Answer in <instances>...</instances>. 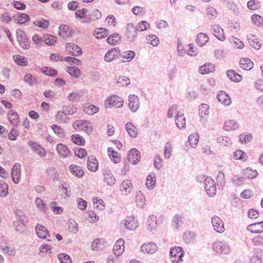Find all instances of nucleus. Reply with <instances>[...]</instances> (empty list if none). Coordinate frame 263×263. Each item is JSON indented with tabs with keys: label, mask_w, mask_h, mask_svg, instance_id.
Wrapping results in <instances>:
<instances>
[{
	"label": "nucleus",
	"mask_w": 263,
	"mask_h": 263,
	"mask_svg": "<svg viewBox=\"0 0 263 263\" xmlns=\"http://www.w3.org/2000/svg\"><path fill=\"white\" fill-rule=\"evenodd\" d=\"M170 260L172 263H182L184 252L180 247L175 246L170 249Z\"/></svg>",
	"instance_id": "obj_1"
},
{
	"label": "nucleus",
	"mask_w": 263,
	"mask_h": 263,
	"mask_svg": "<svg viewBox=\"0 0 263 263\" xmlns=\"http://www.w3.org/2000/svg\"><path fill=\"white\" fill-rule=\"evenodd\" d=\"M200 178L204 180V189L210 197H214L216 194V186L214 180L210 177L201 176Z\"/></svg>",
	"instance_id": "obj_2"
},
{
	"label": "nucleus",
	"mask_w": 263,
	"mask_h": 263,
	"mask_svg": "<svg viewBox=\"0 0 263 263\" xmlns=\"http://www.w3.org/2000/svg\"><path fill=\"white\" fill-rule=\"evenodd\" d=\"M72 127L76 130H82L90 135L92 130V125L91 122L84 120H78L74 122Z\"/></svg>",
	"instance_id": "obj_3"
},
{
	"label": "nucleus",
	"mask_w": 263,
	"mask_h": 263,
	"mask_svg": "<svg viewBox=\"0 0 263 263\" xmlns=\"http://www.w3.org/2000/svg\"><path fill=\"white\" fill-rule=\"evenodd\" d=\"M123 100L120 97L112 95L106 99L104 105L106 108H121L123 105Z\"/></svg>",
	"instance_id": "obj_4"
},
{
	"label": "nucleus",
	"mask_w": 263,
	"mask_h": 263,
	"mask_svg": "<svg viewBox=\"0 0 263 263\" xmlns=\"http://www.w3.org/2000/svg\"><path fill=\"white\" fill-rule=\"evenodd\" d=\"M213 250L219 254L229 253L230 251V248L229 245L223 241H216L213 245Z\"/></svg>",
	"instance_id": "obj_5"
},
{
	"label": "nucleus",
	"mask_w": 263,
	"mask_h": 263,
	"mask_svg": "<svg viewBox=\"0 0 263 263\" xmlns=\"http://www.w3.org/2000/svg\"><path fill=\"white\" fill-rule=\"evenodd\" d=\"M211 222L214 230L219 233H222L225 231L223 221L218 216H214L211 218Z\"/></svg>",
	"instance_id": "obj_6"
},
{
	"label": "nucleus",
	"mask_w": 263,
	"mask_h": 263,
	"mask_svg": "<svg viewBox=\"0 0 263 263\" xmlns=\"http://www.w3.org/2000/svg\"><path fill=\"white\" fill-rule=\"evenodd\" d=\"M137 30L135 26L131 23L127 24L126 29V37L130 42H134L137 36Z\"/></svg>",
	"instance_id": "obj_7"
},
{
	"label": "nucleus",
	"mask_w": 263,
	"mask_h": 263,
	"mask_svg": "<svg viewBox=\"0 0 263 263\" xmlns=\"http://www.w3.org/2000/svg\"><path fill=\"white\" fill-rule=\"evenodd\" d=\"M141 159L140 153L136 148H132L128 152L127 160L133 164L136 165L139 163Z\"/></svg>",
	"instance_id": "obj_8"
},
{
	"label": "nucleus",
	"mask_w": 263,
	"mask_h": 263,
	"mask_svg": "<svg viewBox=\"0 0 263 263\" xmlns=\"http://www.w3.org/2000/svg\"><path fill=\"white\" fill-rule=\"evenodd\" d=\"M121 223L123 224L126 229L135 230L138 227V222L134 216H129L123 220Z\"/></svg>",
	"instance_id": "obj_9"
},
{
	"label": "nucleus",
	"mask_w": 263,
	"mask_h": 263,
	"mask_svg": "<svg viewBox=\"0 0 263 263\" xmlns=\"http://www.w3.org/2000/svg\"><path fill=\"white\" fill-rule=\"evenodd\" d=\"M35 231L37 236L41 239H46L50 241V236L47 229L41 224H37L35 227Z\"/></svg>",
	"instance_id": "obj_10"
},
{
	"label": "nucleus",
	"mask_w": 263,
	"mask_h": 263,
	"mask_svg": "<svg viewBox=\"0 0 263 263\" xmlns=\"http://www.w3.org/2000/svg\"><path fill=\"white\" fill-rule=\"evenodd\" d=\"M128 106L132 112L137 111L140 107L139 98L135 95H130L128 97Z\"/></svg>",
	"instance_id": "obj_11"
},
{
	"label": "nucleus",
	"mask_w": 263,
	"mask_h": 263,
	"mask_svg": "<svg viewBox=\"0 0 263 263\" xmlns=\"http://www.w3.org/2000/svg\"><path fill=\"white\" fill-rule=\"evenodd\" d=\"M17 42H19V44L22 48L24 49L29 48L28 39L26 37L25 32L21 30H17Z\"/></svg>",
	"instance_id": "obj_12"
},
{
	"label": "nucleus",
	"mask_w": 263,
	"mask_h": 263,
	"mask_svg": "<svg viewBox=\"0 0 263 263\" xmlns=\"http://www.w3.org/2000/svg\"><path fill=\"white\" fill-rule=\"evenodd\" d=\"M103 180L108 185L111 186L116 183V178L110 170L104 169L103 170Z\"/></svg>",
	"instance_id": "obj_13"
},
{
	"label": "nucleus",
	"mask_w": 263,
	"mask_h": 263,
	"mask_svg": "<svg viewBox=\"0 0 263 263\" xmlns=\"http://www.w3.org/2000/svg\"><path fill=\"white\" fill-rule=\"evenodd\" d=\"M28 145L30 146L31 149L37 154L40 157H43L46 155V150L37 143L32 141L28 142Z\"/></svg>",
	"instance_id": "obj_14"
},
{
	"label": "nucleus",
	"mask_w": 263,
	"mask_h": 263,
	"mask_svg": "<svg viewBox=\"0 0 263 263\" xmlns=\"http://www.w3.org/2000/svg\"><path fill=\"white\" fill-rule=\"evenodd\" d=\"M99 164L94 156H89L87 158V167L92 172H96L98 170Z\"/></svg>",
	"instance_id": "obj_15"
},
{
	"label": "nucleus",
	"mask_w": 263,
	"mask_h": 263,
	"mask_svg": "<svg viewBox=\"0 0 263 263\" xmlns=\"http://www.w3.org/2000/svg\"><path fill=\"white\" fill-rule=\"evenodd\" d=\"M211 31L213 35L219 40L223 41L226 39L223 30L218 25H214L212 26Z\"/></svg>",
	"instance_id": "obj_16"
},
{
	"label": "nucleus",
	"mask_w": 263,
	"mask_h": 263,
	"mask_svg": "<svg viewBox=\"0 0 263 263\" xmlns=\"http://www.w3.org/2000/svg\"><path fill=\"white\" fill-rule=\"evenodd\" d=\"M106 247V241L103 238H97L91 243V249L95 251L102 250Z\"/></svg>",
	"instance_id": "obj_17"
},
{
	"label": "nucleus",
	"mask_w": 263,
	"mask_h": 263,
	"mask_svg": "<svg viewBox=\"0 0 263 263\" xmlns=\"http://www.w3.org/2000/svg\"><path fill=\"white\" fill-rule=\"evenodd\" d=\"M217 99L220 103L226 106L229 105L231 103V100L230 96L223 91L218 92Z\"/></svg>",
	"instance_id": "obj_18"
},
{
	"label": "nucleus",
	"mask_w": 263,
	"mask_h": 263,
	"mask_svg": "<svg viewBox=\"0 0 263 263\" xmlns=\"http://www.w3.org/2000/svg\"><path fill=\"white\" fill-rule=\"evenodd\" d=\"M66 50L68 53L74 56H79L82 53L81 48L74 43H68L66 45Z\"/></svg>",
	"instance_id": "obj_19"
},
{
	"label": "nucleus",
	"mask_w": 263,
	"mask_h": 263,
	"mask_svg": "<svg viewBox=\"0 0 263 263\" xmlns=\"http://www.w3.org/2000/svg\"><path fill=\"white\" fill-rule=\"evenodd\" d=\"M124 240L120 238L118 239L114 246L113 251L116 256H120L124 251Z\"/></svg>",
	"instance_id": "obj_20"
},
{
	"label": "nucleus",
	"mask_w": 263,
	"mask_h": 263,
	"mask_svg": "<svg viewBox=\"0 0 263 263\" xmlns=\"http://www.w3.org/2000/svg\"><path fill=\"white\" fill-rule=\"evenodd\" d=\"M247 230L252 233H261L263 232V221L249 224Z\"/></svg>",
	"instance_id": "obj_21"
},
{
	"label": "nucleus",
	"mask_w": 263,
	"mask_h": 263,
	"mask_svg": "<svg viewBox=\"0 0 263 263\" xmlns=\"http://www.w3.org/2000/svg\"><path fill=\"white\" fill-rule=\"evenodd\" d=\"M120 53L118 48H114L109 50L104 56V60L107 62H111Z\"/></svg>",
	"instance_id": "obj_22"
},
{
	"label": "nucleus",
	"mask_w": 263,
	"mask_h": 263,
	"mask_svg": "<svg viewBox=\"0 0 263 263\" xmlns=\"http://www.w3.org/2000/svg\"><path fill=\"white\" fill-rule=\"evenodd\" d=\"M87 12V9L85 8L79 9L75 12V16L76 18H79L81 19L84 18L85 20L83 21L84 23H89L91 22V18L89 14H86Z\"/></svg>",
	"instance_id": "obj_23"
},
{
	"label": "nucleus",
	"mask_w": 263,
	"mask_h": 263,
	"mask_svg": "<svg viewBox=\"0 0 263 263\" xmlns=\"http://www.w3.org/2000/svg\"><path fill=\"white\" fill-rule=\"evenodd\" d=\"M56 150L59 156L62 158L68 157L70 154V151L67 147L62 143H59L57 145Z\"/></svg>",
	"instance_id": "obj_24"
},
{
	"label": "nucleus",
	"mask_w": 263,
	"mask_h": 263,
	"mask_svg": "<svg viewBox=\"0 0 263 263\" xmlns=\"http://www.w3.org/2000/svg\"><path fill=\"white\" fill-rule=\"evenodd\" d=\"M133 189V184L131 180H126L123 181L120 186V190L122 194L127 195L130 193Z\"/></svg>",
	"instance_id": "obj_25"
},
{
	"label": "nucleus",
	"mask_w": 263,
	"mask_h": 263,
	"mask_svg": "<svg viewBox=\"0 0 263 263\" xmlns=\"http://www.w3.org/2000/svg\"><path fill=\"white\" fill-rule=\"evenodd\" d=\"M141 249L143 253L152 254L156 251L157 247L155 243L150 242L142 245Z\"/></svg>",
	"instance_id": "obj_26"
},
{
	"label": "nucleus",
	"mask_w": 263,
	"mask_h": 263,
	"mask_svg": "<svg viewBox=\"0 0 263 263\" xmlns=\"http://www.w3.org/2000/svg\"><path fill=\"white\" fill-rule=\"evenodd\" d=\"M239 128L238 123L234 120H228L224 123L223 129L226 131L236 130Z\"/></svg>",
	"instance_id": "obj_27"
},
{
	"label": "nucleus",
	"mask_w": 263,
	"mask_h": 263,
	"mask_svg": "<svg viewBox=\"0 0 263 263\" xmlns=\"http://www.w3.org/2000/svg\"><path fill=\"white\" fill-rule=\"evenodd\" d=\"M156 185L155 175L154 173H151L146 177L145 185L148 190H152L156 186Z\"/></svg>",
	"instance_id": "obj_28"
},
{
	"label": "nucleus",
	"mask_w": 263,
	"mask_h": 263,
	"mask_svg": "<svg viewBox=\"0 0 263 263\" xmlns=\"http://www.w3.org/2000/svg\"><path fill=\"white\" fill-rule=\"evenodd\" d=\"M59 35L63 38L71 37L72 35V31L67 25H61L59 27Z\"/></svg>",
	"instance_id": "obj_29"
},
{
	"label": "nucleus",
	"mask_w": 263,
	"mask_h": 263,
	"mask_svg": "<svg viewBox=\"0 0 263 263\" xmlns=\"http://www.w3.org/2000/svg\"><path fill=\"white\" fill-rule=\"evenodd\" d=\"M199 71L202 74H209L215 71V66L211 63H206L199 67Z\"/></svg>",
	"instance_id": "obj_30"
},
{
	"label": "nucleus",
	"mask_w": 263,
	"mask_h": 263,
	"mask_svg": "<svg viewBox=\"0 0 263 263\" xmlns=\"http://www.w3.org/2000/svg\"><path fill=\"white\" fill-rule=\"evenodd\" d=\"M147 224L149 231H155L157 227L156 216L154 215H149L147 218Z\"/></svg>",
	"instance_id": "obj_31"
},
{
	"label": "nucleus",
	"mask_w": 263,
	"mask_h": 263,
	"mask_svg": "<svg viewBox=\"0 0 263 263\" xmlns=\"http://www.w3.org/2000/svg\"><path fill=\"white\" fill-rule=\"evenodd\" d=\"M248 37L249 43L253 48L257 50L260 49L261 44L258 37L253 34H250Z\"/></svg>",
	"instance_id": "obj_32"
},
{
	"label": "nucleus",
	"mask_w": 263,
	"mask_h": 263,
	"mask_svg": "<svg viewBox=\"0 0 263 263\" xmlns=\"http://www.w3.org/2000/svg\"><path fill=\"white\" fill-rule=\"evenodd\" d=\"M109 34L108 31L104 28H96L93 35L97 39H102L106 37Z\"/></svg>",
	"instance_id": "obj_33"
},
{
	"label": "nucleus",
	"mask_w": 263,
	"mask_h": 263,
	"mask_svg": "<svg viewBox=\"0 0 263 263\" xmlns=\"http://www.w3.org/2000/svg\"><path fill=\"white\" fill-rule=\"evenodd\" d=\"M69 167V171L72 175L77 177L80 178L84 175V172L80 166L75 164H71Z\"/></svg>",
	"instance_id": "obj_34"
},
{
	"label": "nucleus",
	"mask_w": 263,
	"mask_h": 263,
	"mask_svg": "<svg viewBox=\"0 0 263 263\" xmlns=\"http://www.w3.org/2000/svg\"><path fill=\"white\" fill-rule=\"evenodd\" d=\"M240 66L246 70H250L253 67V63L248 58H243L240 60Z\"/></svg>",
	"instance_id": "obj_35"
},
{
	"label": "nucleus",
	"mask_w": 263,
	"mask_h": 263,
	"mask_svg": "<svg viewBox=\"0 0 263 263\" xmlns=\"http://www.w3.org/2000/svg\"><path fill=\"white\" fill-rule=\"evenodd\" d=\"M227 76L231 81L236 82H239L242 80L241 75L237 73L234 70H229L227 72Z\"/></svg>",
	"instance_id": "obj_36"
},
{
	"label": "nucleus",
	"mask_w": 263,
	"mask_h": 263,
	"mask_svg": "<svg viewBox=\"0 0 263 263\" xmlns=\"http://www.w3.org/2000/svg\"><path fill=\"white\" fill-rule=\"evenodd\" d=\"M28 222L27 215L23 212L17 213V226L25 227Z\"/></svg>",
	"instance_id": "obj_37"
},
{
	"label": "nucleus",
	"mask_w": 263,
	"mask_h": 263,
	"mask_svg": "<svg viewBox=\"0 0 263 263\" xmlns=\"http://www.w3.org/2000/svg\"><path fill=\"white\" fill-rule=\"evenodd\" d=\"M125 128L129 135L132 138H136L138 134L137 128L131 122H128L125 124Z\"/></svg>",
	"instance_id": "obj_38"
},
{
	"label": "nucleus",
	"mask_w": 263,
	"mask_h": 263,
	"mask_svg": "<svg viewBox=\"0 0 263 263\" xmlns=\"http://www.w3.org/2000/svg\"><path fill=\"white\" fill-rule=\"evenodd\" d=\"M119 54L120 56L122 59L125 60L123 61L124 62L131 61L136 55L135 52L132 50L125 51L122 52H120Z\"/></svg>",
	"instance_id": "obj_39"
},
{
	"label": "nucleus",
	"mask_w": 263,
	"mask_h": 263,
	"mask_svg": "<svg viewBox=\"0 0 263 263\" xmlns=\"http://www.w3.org/2000/svg\"><path fill=\"white\" fill-rule=\"evenodd\" d=\"M107 151L108 156L112 162L118 163L120 161V158L118 156V153L112 147H109Z\"/></svg>",
	"instance_id": "obj_40"
},
{
	"label": "nucleus",
	"mask_w": 263,
	"mask_h": 263,
	"mask_svg": "<svg viewBox=\"0 0 263 263\" xmlns=\"http://www.w3.org/2000/svg\"><path fill=\"white\" fill-rule=\"evenodd\" d=\"M84 111L88 115H92L99 110V108L91 104H88L84 107Z\"/></svg>",
	"instance_id": "obj_41"
},
{
	"label": "nucleus",
	"mask_w": 263,
	"mask_h": 263,
	"mask_svg": "<svg viewBox=\"0 0 263 263\" xmlns=\"http://www.w3.org/2000/svg\"><path fill=\"white\" fill-rule=\"evenodd\" d=\"M176 124L177 127L180 129L185 127V118L183 115H179L178 113L176 115Z\"/></svg>",
	"instance_id": "obj_42"
},
{
	"label": "nucleus",
	"mask_w": 263,
	"mask_h": 263,
	"mask_svg": "<svg viewBox=\"0 0 263 263\" xmlns=\"http://www.w3.org/2000/svg\"><path fill=\"white\" fill-rule=\"evenodd\" d=\"M136 204L138 207L142 208L146 204V199L141 192H138L136 195Z\"/></svg>",
	"instance_id": "obj_43"
},
{
	"label": "nucleus",
	"mask_w": 263,
	"mask_h": 263,
	"mask_svg": "<svg viewBox=\"0 0 263 263\" xmlns=\"http://www.w3.org/2000/svg\"><path fill=\"white\" fill-rule=\"evenodd\" d=\"M121 40V35L118 33H114L109 36L106 42L110 45H115L118 44Z\"/></svg>",
	"instance_id": "obj_44"
},
{
	"label": "nucleus",
	"mask_w": 263,
	"mask_h": 263,
	"mask_svg": "<svg viewBox=\"0 0 263 263\" xmlns=\"http://www.w3.org/2000/svg\"><path fill=\"white\" fill-rule=\"evenodd\" d=\"M208 41L209 37L206 34L199 33L197 34L196 42L200 46H204Z\"/></svg>",
	"instance_id": "obj_45"
},
{
	"label": "nucleus",
	"mask_w": 263,
	"mask_h": 263,
	"mask_svg": "<svg viewBox=\"0 0 263 263\" xmlns=\"http://www.w3.org/2000/svg\"><path fill=\"white\" fill-rule=\"evenodd\" d=\"M71 140L78 145H84L85 143V139L79 134H74L71 137Z\"/></svg>",
	"instance_id": "obj_46"
},
{
	"label": "nucleus",
	"mask_w": 263,
	"mask_h": 263,
	"mask_svg": "<svg viewBox=\"0 0 263 263\" xmlns=\"http://www.w3.org/2000/svg\"><path fill=\"white\" fill-rule=\"evenodd\" d=\"M198 141L199 137L196 133L191 134L189 136L188 141L190 143L191 146L193 148H195L196 147Z\"/></svg>",
	"instance_id": "obj_47"
},
{
	"label": "nucleus",
	"mask_w": 263,
	"mask_h": 263,
	"mask_svg": "<svg viewBox=\"0 0 263 263\" xmlns=\"http://www.w3.org/2000/svg\"><path fill=\"white\" fill-rule=\"evenodd\" d=\"M233 157L236 160L246 161L248 158L247 155L241 150L237 149L233 154Z\"/></svg>",
	"instance_id": "obj_48"
},
{
	"label": "nucleus",
	"mask_w": 263,
	"mask_h": 263,
	"mask_svg": "<svg viewBox=\"0 0 263 263\" xmlns=\"http://www.w3.org/2000/svg\"><path fill=\"white\" fill-rule=\"evenodd\" d=\"M217 141L221 145L230 146L232 144L231 140L228 136H220L217 139Z\"/></svg>",
	"instance_id": "obj_49"
},
{
	"label": "nucleus",
	"mask_w": 263,
	"mask_h": 263,
	"mask_svg": "<svg viewBox=\"0 0 263 263\" xmlns=\"http://www.w3.org/2000/svg\"><path fill=\"white\" fill-rule=\"evenodd\" d=\"M195 234L192 232H186L184 233L183 238L184 242L186 243H190L193 242L195 238Z\"/></svg>",
	"instance_id": "obj_50"
},
{
	"label": "nucleus",
	"mask_w": 263,
	"mask_h": 263,
	"mask_svg": "<svg viewBox=\"0 0 263 263\" xmlns=\"http://www.w3.org/2000/svg\"><path fill=\"white\" fill-rule=\"evenodd\" d=\"M55 120L59 123H66L68 120V118L63 110L59 111L55 115Z\"/></svg>",
	"instance_id": "obj_51"
},
{
	"label": "nucleus",
	"mask_w": 263,
	"mask_h": 263,
	"mask_svg": "<svg viewBox=\"0 0 263 263\" xmlns=\"http://www.w3.org/2000/svg\"><path fill=\"white\" fill-rule=\"evenodd\" d=\"M243 174L248 179H254L257 176L258 173L255 170H252L251 168H247L244 170Z\"/></svg>",
	"instance_id": "obj_52"
},
{
	"label": "nucleus",
	"mask_w": 263,
	"mask_h": 263,
	"mask_svg": "<svg viewBox=\"0 0 263 263\" xmlns=\"http://www.w3.org/2000/svg\"><path fill=\"white\" fill-rule=\"evenodd\" d=\"M251 21L256 26H263V18L258 15L253 14L251 16Z\"/></svg>",
	"instance_id": "obj_53"
},
{
	"label": "nucleus",
	"mask_w": 263,
	"mask_h": 263,
	"mask_svg": "<svg viewBox=\"0 0 263 263\" xmlns=\"http://www.w3.org/2000/svg\"><path fill=\"white\" fill-rule=\"evenodd\" d=\"M30 20L29 16L26 13L17 12V24H23L28 22Z\"/></svg>",
	"instance_id": "obj_54"
},
{
	"label": "nucleus",
	"mask_w": 263,
	"mask_h": 263,
	"mask_svg": "<svg viewBox=\"0 0 263 263\" xmlns=\"http://www.w3.org/2000/svg\"><path fill=\"white\" fill-rule=\"evenodd\" d=\"M209 106L206 104H202L199 107V115L200 118H204L209 115Z\"/></svg>",
	"instance_id": "obj_55"
},
{
	"label": "nucleus",
	"mask_w": 263,
	"mask_h": 263,
	"mask_svg": "<svg viewBox=\"0 0 263 263\" xmlns=\"http://www.w3.org/2000/svg\"><path fill=\"white\" fill-rule=\"evenodd\" d=\"M67 72L69 73L71 76L76 78H79L81 74L80 70L76 67H68Z\"/></svg>",
	"instance_id": "obj_56"
},
{
	"label": "nucleus",
	"mask_w": 263,
	"mask_h": 263,
	"mask_svg": "<svg viewBox=\"0 0 263 263\" xmlns=\"http://www.w3.org/2000/svg\"><path fill=\"white\" fill-rule=\"evenodd\" d=\"M8 185L5 182L0 181V196L6 197L8 193Z\"/></svg>",
	"instance_id": "obj_57"
},
{
	"label": "nucleus",
	"mask_w": 263,
	"mask_h": 263,
	"mask_svg": "<svg viewBox=\"0 0 263 263\" xmlns=\"http://www.w3.org/2000/svg\"><path fill=\"white\" fill-rule=\"evenodd\" d=\"M54 133L59 137L63 138L65 136L64 130L57 125H52L51 126Z\"/></svg>",
	"instance_id": "obj_58"
},
{
	"label": "nucleus",
	"mask_w": 263,
	"mask_h": 263,
	"mask_svg": "<svg viewBox=\"0 0 263 263\" xmlns=\"http://www.w3.org/2000/svg\"><path fill=\"white\" fill-rule=\"evenodd\" d=\"M42 72L46 75L51 77H55L58 73L57 71L55 69L48 67H43L42 69Z\"/></svg>",
	"instance_id": "obj_59"
},
{
	"label": "nucleus",
	"mask_w": 263,
	"mask_h": 263,
	"mask_svg": "<svg viewBox=\"0 0 263 263\" xmlns=\"http://www.w3.org/2000/svg\"><path fill=\"white\" fill-rule=\"evenodd\" d=\"M44 43L48 45H53L56 42L55 37L51 34H46L44 36Z\"/></svg>",
	"instance_id": "obj_60"
},
{
	"label": "nucleus",
	"mask_w": 263,
	"mask_h": 263,
	"mask_svg": "<svg viewBox=\"0 0 263 263\" xmlns=\"http://www.w3.org/2000/svg\"><path fill=\"white\" fill-rule=\"evenodd\" d=\"M8 119L10 123L14 126L16 125V113L11 110L8 114Z\"/></svg>",
	"instance_id": "obj_61"
},
{
	"label": "nucleus",
	"mask_w": 263,
	"mask_h": 263,
	"mask_svg": "<svg viewBox=\"0 0 263 263\" xmlns=\"http://www.w3.org/2000/svg\"><path fill=\"white\" fill-rule=\"evenodd\" d=\"M130 83V80L126 76L119 77L117 81L119 86H128Z\"/></svg>",
	"instance_id": "obj_62"
},
{
	"label": "nucleus",
	"mask_w": 263,
	"mask_h": 263,
	"mask_svg": "<svg viewBox=\"0 0 263 263\" xmlns=\"http://www.w3.org/2000/svg\"><path fill=\"white\" fill-rule=\"evenodd\" d=\"M172 149V145L171 142L166 143L164 148V156L166 159L169 158L171 156V152Z\"/></svg>",
	"instance_id": "obj_63"
},
{
	"label": "nucleus",
	"mask_w": 263,
	"mask_h": 263,
	"mask_svg": "<svg viewBox=\"0 0 263 263\" xmlns=\"http://www.w3.org/2000/svg\"><path fill=\"white\" fill-rule=\"evenodd\" d=\"M60 263H72L71 257L67 254L62 253L58 255Z\"/></svg>",
	"instance_id": "obj_64"
}]
</instances>
